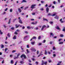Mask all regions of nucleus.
<instances>
[{"label": "nucleus", "instance_id": "nucleus-2", "mask_svg": "<svg viewBox=\"0 0 65 65\" xmlns=\"http://www.w3.org/2000/svg\"><path fill=\"white\" fill-rule=\"evenodd\" d=\"M36 4L32 5L31 7V8H32V9H33L34 8H35V6H36Z\"/></svg>", "mask_w": 65, "mask_h": 65}, {"label": "nucleus", "instance_id": "nucleus-38", "mask_svg": "<svg viewBox=\"0 0 65 65\" xmlns=\"http://www.w3.org/2000/svg\"><path fill=\"white\" fill-rule=\"evenodd\" d=\"M2 64H4V60H3L2 62Z\"/></svg>", "mask_w": 65, "mask_h": 65}, {"label": "nucleus", "instance_id": "nucleus-22", "mask_svg": "<svg viewBox=\"0 0 65 65\" xmlns=\"http://www.w3.org/2000/svg\"><path fill=\"white\" fill-rule=\"evenodd\" d=\"M10 34H9V33H8L7 35V36L8 37H10Z\"/></svg>", "mask_w": 65, "mask_h": 65}, {"label": "nucleus", "instance_id": "nucleus-17", "mask_svg": "<svg viewBox=\"0 0 65 65\" xmlns=\"http://www.w3.org/2000/svg\"><path fill=\"white\" fill-rule=\"evenodd\" d=\"M20 64H23L24 63V62L23 61H21L20 62Z\"/></svg>", "mask_w": 65, "mask_h": 65}, {"label": "nucleus", "instance_id": "nucleus-1", "mask_svg": "<svg viewBox=\"0 0 65 65\" xmlns=\"http://www.w3.org/2000/svg\"><path fill=\"white\" fill-rule=\"evenodd\" d=\"M29 37V38L30 37V36L29 35H26V36H25L24 38V41H27V40H28L27 39Z\"/></svg>", "mask_w": 65, "mask_h": 65}, {"label": "nucleus", "instance_id": "nucleus-63", "mask_svg": "<svg viewBox=\"0 0 65 65\" xmlns=\"http://www.w3.org/2000/svg\"><path fill=\"white\" fill-rule=\"evenodd\" d=\"M48 54H51V52H48Z\"/></svg>", "mask_w": 65, "mask_h": 65}, {"label": "nucleus", "instance_id": "nucleus-19", "mask_svg": "<svg viewBox=\"0 0 65 65\" xmlns=\"http://www.w3.org/2000/svg\"><path fill=\"white\" fill-rule=\"evenodd\" d=\"M23 2H26V1L25 0H23L22 1H21V3H23Z\"/></svg>", "mask_w": 65, "mask_h": 65}, {"label": "nucleus", "instance_id": "nucleus-28", "mask_svg": "<svg viewBox=\"0 0 65 65\" xmlns=\"http://www.w3.org/2000/svg\"><path fill=\"white\" fill-rule=\"evenodd\" d=\"M56 28L58 30H59L60 29V28H59V26H57Z\"/></svg>", "mask_w": 65, "mask_h": 65}, {"label": "nucleus", "instance_id": "nucleus-51", "mask_svg": "<svg viewBox=\"0 0 65 65\" xmlns=\"http://www.w3.org/2000/svg\"><path fill=\"white\" fill-rule=\"evenodd\" d=\"M11 30H14V28L13 27H12L11 28Z\"/></svg>", "mask_w": 65, "mask_h": 65}, {"label": "nucleus", "instance_id": "nucleus-7", "mask_svg": "<svg viewBox=\"0 0 65 65\" xmlns=\"http://www.w3.org/2000/svg\"><path fill=\"white\" fill-rule=\"evenodd\" d=\"M53 14L52 15V17H54V16H55L56 14H57V13L56 12H54L53 13Z\"/></svg>", "mask_w": 65, "mask_h": 65}, {"label": "nucleus", "instance_id": "nucleus-11", "mask_svg": "<svg viewBox=\"0 0 65 65\" xmlns=\"http://www.w3.org/2000/svg\"><path fill=\"white\" fill-rule=\"evenodd\" d=\"M46 11L47 13L48 12V11H49V8H48V7H47L46 8Z\"/></svg>", "mask_w": 65, "mask_h": 65}, {"label": "nucleus", "instance_id": "nucleus-16", "mask_svg": "<svg viewBox=\"0 0 65 65\" xmlns=\"http://www.w3.org/2000/svg\"><path fill=\"white\" fill-rule=\"evenodd\" d=\"M18 10L19 11V12L20 13H21V12H22V10H21V9L19 8L18 9Z\"/></svg>", "mask_w": 65, "mask_h": 65}, {"label": "nucleus", "instance_id": "nucleus-33", "mask_svg": "<svg viewBox=\"0 0 65 65\" xmlns=\"http://www.w3.org/2000/svg\"><path fill=\"white\" fill-rule=\"evenodd\" d=\"M53 3L54 4H56V2L55 1H54L53 2Z\"/></svg>", "mask_w": 65, "mask_h": 65}, {"label": "nucleus", "instance_id": "nucleus-26", "mask_svg": "<svg viewBox=\"0 0 65 65\" xmlns=\"http://www.w3.org/2000/svg\"><path fill=\"white\" fill-rule=\"evenodd\" d=\"M10 21H11V19H10L9 22H8V24H10L11 23L10 22Z\"/></svg>", "mask_w": 65, "mask_h": 65}, {"label": "nucleus", "instance_id": "nucleus-47", "mask_svg": "<svg viewBox=\"0 0 65 65\" xmlns=\"http://www.w3.org/2000/svg\"><path fill=\"white\" fill-rule=\"evenodd\" d=\"M16 51L15 50H13L12 51V53H14V52H15Z\"/></svg>", "mask_w": 65, "mask_h": 65}, {"label": "nucleus", "instance_id": "nucleus-49", "mask_svg": "<svg viewBox=\"0 0 65 65\" xmlns=\"http://www.w3.org/2000/svg\"><path fill=\"white\" fill-rule=\"evenodd\" d=\"M41 44H42V43H39L38 44V45H41Z\"/></svg>", "mask_w": 65, "mask_h": 65}, {"label": "nucleus", "instance_id": "nucleus-10", "mask_svg": "<svg viewBox=\"0 0 65 65\" xmlns=\"http://www.w3.org/2000/svg\"><path fill=\"white\" fill-rule=\"evenodd\" d=\"M46 27V26H45V25H44L43 26L41 29V30L42 31V30H43V29H44V28H45V27Z\"/></svg>", "mask_w": 65, "mask_h": 65}, {"label": "nucleus", "instance_id": "nucleus-34", "mask_svg": "<svg viewBox=\"0 0 65 65\" xmlns=\"http://www.w3.org/2000/svg\"><path fill=\"white\" fill-rule=\"evenodd\" d=\"M29 8V7H25L24 9V10H26V9H27V8Z\"/></svg>", "mask_w": 65, "mask_h": 65}, {"label": "nucleus", "instance_id": "nucleus-25", "mask_svg": "<svg viewBox=\"0 0 65 65\" xmlns=\"http://www.w3.org/2000/svg\"><path fill=\"white\" fill-rule=\"evenodd\" d=\"M60 36L61 37H64V35H63L60 34Z\"/></svg>", "mask_w": 65, "mask_h": 65}, {"label": "nucleus", "instance_id": "nucleus-58", "mask_svg": "<svg viewBox=\"0 0 65 65\" xmlns=\"http://www.w3.org/2000/svg\"><path fill=\"white\" fill-rule=\"evenodd\" d=\"M48 15H51V13H49L48 14Z\"/></svg>", "mask_w": 65, "mask_h": 65}, {"label": "nucleus", "instance_id": "nucleus-3", "mask_svg": "<svg viewBox=\"0 0 65 65\" xmlns=\"http://www.w3.org/2000/svg\"><path fill=\"white\" fill-rule=\"evenodd\" d=\"M31 50L32 51H33V52H36V50L33 47H32L31 49Z\"/></svg>", "mask_w": 65, "mask_h": 65}, {"label": "nucleus", "instance_id": "nucleus-41", "mask_svg": "<svg viewBox=\"0 0 65 65\" xmlns=\"http://www.w3.org/2000/svg\"><path fill=\"white\" fill-rule=\"evenodd\" d=\"M53 50H56V48H55V47L54 46L53 47Z\"/></svg>", "mask_w": 65, "mask_h": 65}, {"label": "nucleus", "instance_id": "nucleus-4", "mask_svg": "<svg viewBox=\"0 0 65 65\" xmlns=\"http://www.w3.org/2000/svg\"><path fill=\"white\" fill-rule=\"evenodd\" d=\"M20 17H19L18 19H19V22L20 23V24H22V20L20 19Z\"/></svg>", "mask_w": 65, "mask_h": 65}, {"label": "nucleus", "instance_id": "nucleus-15", "mask_svg": "<svg viewBox=\"0 0 65 65\" xmlns=\"http://www.w3.org/2000/svg\"><path fill=\"white\" fill-rule=\"evenodd\" d=\"M13 39H17V36H14L13 37Z\"/></svg>", "mask_w": 65, "mask_h": 65}, {"label": "nucleus", "instance_id": "nucleus-27", "mask_svg": "<svg viewBox=\"0 0 65 65\" xmlns=\"http://www.w3.org/2000/svg\"><path fill=\"white\" fill-rule=\"evenodd\" d=\"M44 10V9L43 8H42L40 9V10L41 11H43Z\"/></svg>", "mask_w": 65, "mask_h": 65}, {"label": "nucleus", "instance_id": "nucleus-60", "mask_svg": "<svg viewBox=\"0 0 65 65\" xmlns=\"http://www.w3.org/2000/svg\"><path fill=\"white\" fill-rule=\"evenodd\" d=\"M48 61L49 62V63H51V62H52V61H51V60H48Z\"/></svg>", "mask_w": 65, "mask_h": 65}, {"label": "nucleus", "instance_id": "nucleus-42", "mask_svg": "<svg viewBox=\"0 0 65 65\" xmlns=\"http://www.w3.org/2000/svg\"><path fill=\"white\" fill-rule=\"evenodd\" d=\"M3 47H4V45L2 44L1 45V48H3Z\"/></svg>", "mask_w": 65, "mask_h": 65}, {"label": "nucleus", "instance_id": "nucleus-55", "mask_svg": "<svg viewBox=\"0 0 65 65\" xmlns=\"http://www.w3.org/2000/svg\"><path fill=\"white\" fill-rule=\"evenodd\" d=\"M15 34H16V35H17V34H18V33H17V32H14Z\"/></svg>", "mask_w": 65, "mask_h": 65}, {"label": "nucleus", "instance_id": "nucleus-40", "mask_svg": "<svg viewBox=\"0 0 65 65\" xmlns=\"http://www.w3.org/2000/svg\"><path fill=\"white\" fill-rule=\"evenodd\" d=\"M10 12H12V9H10Z\"/></svg>", "mask_w": 65, "mask_h": 65}, {"label": "nucleus", "instance_id": "nucleus-44", "mask_svg": "<svg viewBox=\"0 0 65 65\" xmlns=\"http://www.w3.org/2000/svg\"><path fill=\"white\" fill-rule=\"evenodd\" d=\"M56 54H53V56L54 57H56Z\"/></svg>", "mask_w": 65, "mask_h": 65}, {"label": "nucleus", "instance_id": "nucleus-30", "mask_svg": "<svg viewBox=\"0 0 65 65\" xmlns=\"http://www.w3.org/2000/svg\"><path fill=\"white\" fill-rule=\"evenodd\" d=\"M32 38L33 39H36V37H35V36H34Z\"/></svg>", "mask_w": 65, "mask_h": 65}, {"label": "nucleus", "instance_id": "nucleus-13", "mask_svg": "<svg viewBox=\"0 0 65 65\" xmlns=\"http://www.w3.org/2000/svg\"><path fill=\"white\" fill-rule=\"evenodd\" d=\"M50 37H51V36H54V34H53V33L52 32H50Z\"/></svg>", "mask_w": 65, "mask_h": 65}, {"label": "nucleus", "instance_id": "nucleus-29", "mask_svg": "<svg viewBox=\"0 0 65 65\" xmlns=\"http://www.w3.org/2000/svg\"><path fill=\"white\" fill-rule=\"evenodd\" d=\"M24 33H26V34H28V31H25L24 32Z\"/></svg>", "mask_w": 65, "mask_h": 65}, {"label": "nucleus", "instance_id": "nucleus-5", "mask_svg": "<svg viewBox=\"0 0 65 65\" xmlns=\"http://www.w3.org/2000/svg\"><path fill=\"white\" fill-rule=\"evenodd\" d=\"M23 57L25 59H26V55L24 54H23L22 55V56H21V58H22Z\"/></svg>", "mask_w": 65, "mask_h": 65}, {"label": "nucleus", "instance_id": "nucleus-62", "mask_svg": "<svg viewBox=\"0 0 65 65\" xmlns=\"http://www.w3.org/2000/svg\"><path fill=\"white\" fill-rule=\"evenodd\" d=\"M2 52H0V55H1V56L2 55Z\"/></svg>", "mask_w": 65, "mask_h": 65}, {"label": "nucleus", "instance_id": "nucleus-61", "mask_svg": "<svg viewBox=\"0 0 65 65\" xmlns=\"http://www.w3.org/2000/svg\"><path fill=\"white\" fill-rule=\"evenodd\" d=\"M36 64H37V65H38V62H37V61H36Z\"/></svg>", "mask_w": 65, "mask_h": 65}, {"label": "nucleus", "instance_id": "nucleus-53", "mask_svg": "<svg viewBox=\"0 0 65 65\" xmlns=\"http://www.w3.org/2000/svg\"><path fill=\"white\" fill-rule=\"evenodd\" d=\"M58 1L59 3H60V0H58Z\"/></svg>", "mask_w": 65, "mask_h": 65}, {"label": "nucleus", "instance_id": "nucleus-57", "mask_svg": "<svg viewBox=\"0 0 65 65\" xmlns=\"http://www.w3.org/2000/svg\"><path fill=\"white\" fill-rule=\"evenodd\" d=\"M21 48L22 50H24V48H22V46H21Z\"/></svg>", "mask_w": 65, "mask_h": 65}, {"label": "nucleus", "instance_id": "nucleus-21", "mask_svg": "<svg viewBox=\"0 0 65 65\" xmlns=\"http://www.w3.org/2000/svg\"><path fill=\"white\" fill-rule=\"evenodd\" d=\"M43 21H47V22H48V20H47L46 19L44 18H43Z\"/></svg>", "mask_w": 65, "mask_h": 65}, {"label": "nucleus", "instance_id": "nucleus-52", "mask_svg": "<svg viewBox=\"0 0 65 65\" xmlns=\"http://www.w3.org/2000/svg\"><path fill=\"white\" fill-rule=\"evenodd\" d=\"M7 9H8V8H7L5 9V11H7Z\"/></svg>", "mask_w": 65, "mask_h": 65}, {"label": "nucleus", "instance_id": "nucleus-9", "mask_svg": "<svg viewBox=\"0 0 65 65\" xmlns=\"http://www.w3.org/2000/svg\"><path fill=\"white\" fill-rule=\"evenodd\" d=\"M37 22H32L31 23V24H33V25H36L37 24Z\"/></svg>", "mask_w": 65, "mask_h": 65}, {"label": "nucleus", "instance_id": "nucleus-56", "mask_svg": "<svg viewBox=\"0 0 65 65\" xmlns=\"http://www.w3.org/2000/svg\"><path fill=\"white\" fill-rule=\"evenodd\" d=\"M3 26L4 27V28H5L6 27V26L5 25H4Z\"/></svg>", "mask_w": 65, "mask_h": 65}, {"label": "nucleus", "instance_id": "nucleus-23", "mask_svg": "<svg viewBox=\"0 0 65 65\" xmlns=\"http://www.w3.org/2000/svg\"><path fill=\"white\" fill-rule=\"evenodd\" d=\"M0 34L1 35H2V34H3V32L1 31V30H0Z\"/></svg>", "mask_w": 65, "mask_h": 65}, {"label": "nucleus", "instance_id": "nucleus-48", "mask_svg": "<svg viewBox=\"0 0 65 65\" xmlns=\"http://www.w3.org/2000/svg\"><path fill=\"white\" fill-rule=\"evenodd\" d=\"M40 38H41V37L40 36H39L38 37V39H40Z\"/></svg>", "mask_w": 65, "mask_h": 65}, {"label": "nucleus", "instance_id": "nucleus-46", "mask_svg": "<svg viewBox=\"0 0 65 65\" xmlns=\"http://www.w3.org/2000/svg\"><path fill=\"white\" fill-rule=\"evenodd\" d=\"M32 15H35V12H34V13H32Z\"/></svg>", "mask_w": 65, "mask_h": 65}, {"label": "nucleus", "instance_id": "nucleus-24", "mask_svg": "<svg viewBox=\"0 0 65 65\" xmlns=\"http://www.w3.org/2000/svg\"><path fill=\"white\" fill-rule=\"evenodd\" d=\"M27 28L28 29H31V27H30V26H28L27 27Z\"/></svg>", "mask_w": 65, "mask_h": 65}, {"label": "nucleus", "instance_id": "nucleus-54", "mask_svg": "<svg viewBox=\"0 0 65 65\" xmlns=\"http://www.w3.org/2000/svg\"><path fill=\"white\" fill-rule=\"evenodd\" d=\"M62 40V39H59V40H58V41H61V40Z\"/></svg>", "mask_w": 65, "mask_h": 65}, {"label": "nucleus", "instance_id": "nucleus-37", "mask_svg": "<svg viewBox=\"0 0 65 65\" xmlns=\"http://www.w3.org/2000/svg\"><path fill=\"white\" fill-rule=\"evenodd\" d=\"M11 64H13V60H11Z\"/></svg>", "mask_w": 65, "mask_h": 65}, {"label": "nucleus", "instance_id": "nucleus-50", "mask_svg": "<svg viewBox=\"0 0 65 65\" xmlns=\"http://www.w3.org/2000/svg\"><path fill=\"white\" fill-rule=\"evenodd\" d=\"M45 40H44L43 41V43H45Z\"/></svg>", "mask_w": 65, "mask_h": 65}, {"label": "nucleus", "instance_id": "nucleus-43", "mask_svg": "<svg viewBox=\"0 0 65 65\" xmlns=\"http://www.w3.org/2000/svg\"><path fill=\"white\" fill-rule=\"evenodd\" d=\"M27 48H29V47H29V45H27Z\"/></svg>", "mask_w": 65, "mask_h": 65}, {"label": "nucleus", "instance_id": "nucleus-59", "mask_svg": "<svg viewBox=\"0 0 65 65\" xmlns=\"http://www.w3.org/2000/svg\"><path fill=\"white\" fill-rule=\"evenodd\" d=\"M39 53V51L38 50L37 51V54H38Z\"/></svg>", "mask_w": 65, "mask_h": 65}, {"label": "nucleus", "instance_id": "nucleus-45", "mask_svg": "<svg viewBox=\"0 0 65 65\" xmlns=\"http://www.w3.org/2000/svg\"><path fill=\"white\" fill-rule=\"evenodd\" d=\"M18 62V61H17L16 62H15V64L14 65H17V63Z\"/></svg>", "mask_w": 65, "mask_h": 65}, {"label": "nucleus", "instance_id": "nucleus-31", "mask_svg": "<svg viewBox=\"0 0 65 65\" xmlns=\"http://www.w3.org/2000/svg\"><path fill=\"white\" fill-rule=\"evenodd\" d=\"M49 23L50 24H53V22L50 21L49 22Z\"/></svg>", "mask_w": 65, "mask_h": 65}, {"label": "nucleus", "instance_id": "nucleus-64", "mask_svg": "<svg viewBox=\"0 0 65 65\" xmlns=\"http://www.w3.org/2000/svg\"><path fill=\"white\" fill-rule=\"evenodd\" d=\"M31 21H34V19H31Z\"/></svg>", "mask_w": 65, "mask_h": 65}, {"label": "nucleus", "instance_id": "nucleus-8", "mask_svg": "<svg viewBox=\"0 0 65 65\" xmlns=\"http://www.w3.org/2000/svg\"><path fill=\"white\" fill-rule=\"evenodd\" d=\"M54 18L55 19H59V16L58 15H56L55 17H54Z\"/></svg>", "mask_w": 65, "mask_h": 65}, {"label": "nucleus", "instance_id": "nucleus-39", "mask_svg": "<svg viewBox=\"0 0 65 65\" xmlns=\"http://www.w3.org/2000/svg\"><path fill=\"white\" fill-rule=\"evenodd\" d=\"M35 30H38V27H36V28H35Z\"/></svg>", "mask_w": 65, "mask_h": 65}, {"label": "nucleus", "instance_id": "nucleus-14", "mask_svg": "<svg viewBox=\"0 0 65 65\" xmlns=\"http://www.w3.org/2000/svg\"><path fill=\"white\" fill-rule=\"evenodd\" d=\"M61 63H62V61H59L57 65H61Z\"/></svg>", "mask_w": 65, "mask_h": 65}, {"label": "nucleus", "instance_id": "nucleus-18", "mask_svg": "<svg viewBox=\"0 0 65 65\" xmlns=\"http://www.w3.org/2000/svg\"><path fill=\"white\" fill-rule=\"evenodd\" d=\"M35 43V41L34 42H31V44H32V45H34V44Z\"/></svg>", "mask_w": 65, "mask_h": 65}, {"label": "nucleus", "instance_id": "nucleus-36", "mask_svg": "<svg viewBox=\"0 0 65 65\" xmlns=\"http://www.w3.org/2000/svg\"><path fill=\"white\" fill-rule=\"evenodd\" d=\"M63 42H60L59 43V44H63Z\"/></svg>", "mask_w": 65, "mask_h": 65}, {"label": "nucleus", "instance_id": "nucleus-20", "mask_svg": "<svg viewBox=\"0 0 65 65\" xmlns=\"http://www.w3.org/2000/svg\"><path fill=\"white\" fill-rule=\"evenodd\" d=\"M16 28H17L19 27V25H18V24L15 25Z\"/></svg>", "mask_w": 65, "mask_h": 65}, {"label": "nucleus", "instance_id": "nucleus-32", "mask_svg": "<svg viewBox=\"0 0 65 65\" xmlns=\"http://www.w3.org/2000/svg\"><path fill=\"white\" fill-rule=\"evenodd\" d=\"M47 52H46V50H45V52L44 53L45 55H47Z\"/></svg>", "mask_w": 65, "mask_h": 65}, {"label": "nucleus", "instance_id": "nucleus-12", "mask_svg": "<svg viewBox=\"0 0 65 65\" xmlns=\"http://www.w3.org/2000/svg\"><path fill=\"white\" fill-rule=\"evenodd\" d=\"M26 51L27 52H25V53L26 54H29V53L30 52L29 51V50L28 49H27Z\"/></svg>", "mask_w": 65, "mask_h": 65}, {"label": "nucleus", "instance_id": "nucleus-6", "mask_svg": "<svg viewBox=\"0 0 65 65\" xmlns=\"http://www.w3.org/2000/svg\"><path fill=\"white\" fill-rule=\"evenodd\" d=\"M20 55H21V53H18L17 55V57L14 58V59H18V58H19V57H18V56H20Z\"/></svg>", "mask_w": 65, "mask_h": 65}, {"label": "nucleus", "instance_id": "nucleus-35", "mask_svg": "<svg viewBox=\"0 0 65 65\" xmlns=\"http://www.w3.org/2000/svg\"><path fill=\"white\" fill-rule=\"evenodd\" d=\"M7 50H8V48H5V52H6V51H7Z\"/></svg>", "mask_w": 65, "mask_h": 65}]
</instances>
